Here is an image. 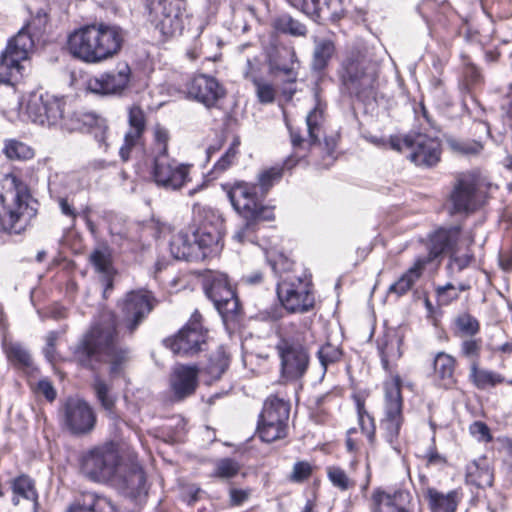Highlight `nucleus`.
<instances>
[{
    "mask_svg": "<svg viewBox=\"0 0 512 512\" xmlns=\"http://www.w3.org/2000/svg\"><path fill=\"white\" fill-rule=\"evenodd\" d=\"M467 480L481 488L491 486L493 483V473L490 469L488 460L480 458L474 460L467 465L466 468Z\"/></svg>",
    "mask_w": 512,
    "mask_h": 512,
    "instance_id": "nucleus-32",
    "label": "nucleus"
},
{
    "mask_svg": "<svg viewBox=\"0 0 512 512\" xmlns=\"http://www.w3.org/2000/svg\"><path fill=\"white\" fill-rule=\"evenodd\" d=\"M191 230L199 237L202 247L211 250L213 254L221 250L224 220L216 209L206 205L195 204L193 207V227Z\"/></svg>",
    "mask_w": 512,
    "mask_h": 512,
    "instance_id": "nucleus-10",
    "label": "nucleus"
},
{
    "mask_svg": "<svg viewBox=\"0 0 512 512\" xmlns=\"http://www.w3.org/2000/svg\"><path fill=\"white\" fill-rule=\"evenodd\" d=\"M470 434L480 442H489L492 439L489 427L481 421L473 422L469 427Z\"/></svg>",
    "mask_w": 512,
    "mask_h": 512,
    "instance_id": "nucleus-58",
    "label": "nucleus"
},
{
    "mask_svg": "<svg viewBox=\"0 0 512 512\" xmlns=\"http://www.w3.org/2000/svg\"><path fill=\"white\" fill-rule=\"evenodd\" d=\"M358 423L363 434L366 435L370 444L367 457L374 452L376 444V426L374 418L366 411L363 404L358 403Z\"/></svg>",
    "mask_w": 512,
    "mask_h": 512,
    "instance_id": "nucleus-41",
    "label": "nucleus"
},
{
    "mask_svg": "<svg viewBox=\"0 0 512 512\" xmlns=\"http://www.w3.org/2000/svg\"><path fill=\"white\" fill-rule=\"evenodd\" d=\"M6 156L10 159L25 160L33 157V150L26 144L18 141H9L4 148Z\"/></svg>",
    "mask_w": 512,
    "mask_h": 512,
    "instance_id": "nucleus-50",
    "label": "nucleus"
},
{
    "mask_svg": "<svg viewBox=\"0 0 512 512\" xmlns=\"http://www.w3.org/2000/svg\"><path fill=\"white\" fill-rule=\"evenodd\" d=\"M245 223L235 232L233 238L242 243L246 240H251L255 231V224L257 220L245 219Z\"/></svg>",
    "mask_w": 512,
    "mask_h": 512,
    "instance_id": "nucleus-59",
    "label": "nucleus"
},
{
    "mask_svg": "<svg viewBox=\"0 0 512 512\" xmlns=\"http://www.w3.org/2000/svg\"><path fill=\"white\" fill-rule=\"evenodd\" d=\"M344 90L361 101L373 98L376 91L375 66L360 51L349 52L339 71Z\"/></svg>",
    "mask_w": 512,
    "mask_h": 512,
    "instance_id": "nucleus-6",
    "label": "nucleus"
},
{
    "mask_svg": "<svg viewBox=\"0 0 512 512\" xmlns=\"http://www.w3.org/2000/svg\"><path fill=\"white\" fill-rule=\"evenodd\" d=\"M123 34L115 25H86L71 33L68 37V50L77 59L86 63H99L121 48Z\"/></svg>",
    "mask_w": 512,
    "mask_h": 512,
    "instance_id": "nucleus-4",
    "label": "nucleus"
},
{
    "mask_svg": "<svg viewBox=\"0 0 512 512\" xmlns=\"http://www.w3.org/2000/svg\"><path fill=\"white\" fill-rule=\"evenodd\" d=\"M19 106L28 119L42 126L57 125L64 114V102L48 93L33 92Z\"/></svg>",
    "mask_w": 512,
    "mask_h": 512,
    "instance_id": "nucleus-14",
    "label": "nucleus"
},
{
    "mask_svg": "<svg viewBox=\"0 0 512 512\" xmlns=\"http://www.w3.org/2000/svg\"><path fill=\"white\" fill-rule=\"evenodd\" d=\"M27 186L14 174L0 177V231L21 234L30 225L37 209L29 203Z\"/></svg>",
    "mask_w": 512,
    "mask_h": 512,
    "instance_id": "nucleus-5",
    "label": "nucleus"
},
{
    "mask_svg": "<svg viewBox=\"0 0 512 512\" xmlns=\"http://www.w3.org/2000/svg\"><path fill=\"white\" fill-rule=\"evenodd\" d=\"M469 289L468 285L460 283L458 286L448 283L436 289L437 299L440 305H448L459 297L461 291Z\"/></svg>",
    "mask_w": 512,
    "mask_h": 512,
    "instance_id": "nucleus-47",
    "label": "nucleus"
},
{
    "mask_svg": "<svg viewBox=\"0 0 512 512\" xmlns=\"http://www.w3.org/2000/svg\"><path fill=\"white\" fill-rule=\"evenodd\" d=\"M76 360L85 367L95 369V364L108 362L110 373H121L130 360V351L118 344L115 315L103 312L84 334L74 350Z\"/></svg>",
    "mask_w": 512,
    "mask_h": 512,
    "instance_id": "nucleus-1",
    "label": "nucleus"
},
{
    "mask_svg": "<svg viewBox=\"0 0 512 512\" xmlns=\"http://www.w3.org/2000/svg\"><path fill=\"white\" fill-rule=\"evenodd\" d=\"M454 333L459 337L473 336L479 331V322L468 313H462L454 319Z\"/></svg>",
    "mask_w": 512,
    "mask_h": 512,
    "instance_id": "nucleus-43",
    "label": "nucleus"
},
{
    "mask_svg": "<svg viewBox=\"0 0 512 512\" xmlns=\"http://www.w3.org/2000/svg\"><path fill=\"white\" fill-rule=\"evenodd\" d=\"M205 292L215 308L236 295L228 281L227 275L223 273H216L212 276L205 287Z\"/></svg>",
    "mask_w": 512,
    "mask_h": 512,
    "instance_id": "nucleus-30",
    "label": "nucleus"
},
{
    "mask_svg": "<svg viewBox=\"0 0 512 512\" xmlns=\"http://www.w3.org/2000/svg\"><path fill=\"white\" fill-rule=\"evenodd\" d=\"M253 83L256 87L257 97L261 103H271L274 101L275 89L271 84L256 78L253 79Z\"/></svg>",
    "mask_w": 512,
    "mask_h": 512,
    "instance_id": "nucleus-55",
    "label": "nucleus"
},
{
    "mask_svg": "<svg viewBox=\"0 0 512 512\" xmlns=\"http://www.w3.org/2000/svg\"><path fill=\"white\" fill-rule=\"evenodd\" d=\"M239 470L240 465L237 461L230 458H224L216 463L214 474L220 478H232L238 474Z\"/></svg>",
    "mask_w": 512,
    "mask_h": 512,
    "instance_id": "nucleus-54",
    "label": "nucleus"
},
{
    "mask_svg": "<svg viewBox=\"0 0 512 512\" xmlns=\"http://www.w3.org/2000/svg\"><path fill=\"white\" fill-rule=\"evenodd\" d=\"M91 263L98 272L108 274L111 268L109 255L104 250H95L90 256Z\"/></svg>",
    "mask_w": 512,
    "mask_h": 512,
    "instance_id": "nucleus-56",
    "label": "nucleus"
},
{
    "mask_svg": "<svg viewBox=\"0 0 512 512\" xmlns=\"http://www.w3.org/2000/svg\"><path fill=\"white\" fill-rule=\"evenodd\" d=\"M476 185L473 175L463 174L458 177L450 196L454 212H471L477 208L479 201Z\"/></svg>",
    "mask_w": 512,
    "mask_h": 512,
    "instance_id": "nucleus-22",
    "label": "nucleus"
},
{
    "mask_svg": "<svg viewBox=\"0 0 512 512\" xmlns=\"http://www.w3.org/2000/svg\"><path fill=\"white\" fill-rule=\"evenodd\" d=\"M33 47L34 40L28 25L9 40L6 49L0 55V83L13 85L22 78V62L28 59Z\"/></svg>",
    "mask_w": 512,
    "mask_h": 512,
    "instance_id": "nucleus-7",
    "label": "nucleus"
},
{
    "mask_svg": "<svg viewBox=\"0 0 512 512\" xmlns=\"http://www.w3.org/2000/svg\"><path fill=\"white\" fill-rule=\"evenodd\" d=\"M90 509V506L87 504V493H84L69 505L66 512H91Z\"/></svg>",
    "mask_w": 512,
    "mask_h": 512,
    "instance_id": "nucleus-64",
    "label": "nucleus"
},
{
    "mask_svg": "<svg viewBox=\"0 0 512 512\" xmlns=\"http://www.w3.org/2000/svg\"><path fill=\"white\" fill-rule=\"evenodd\" d=\"M152 13L156 28L165 36L180 34L186 15L185 0H159Z\"/></svg>",
    "mask_w": 512,
    "mask_h": 512,
    "instance_id": "nucleus-17",
    "label": "nucleus"
},
{
    "mask_svg": "<svg viewBox=\"0 0 512 512\" xmlns=\"http://www.w3.org/2000/svg\"><path fill=\"white\" fill-rule=\"evenodd\" d=\"M80 472L87 479L97 483L122 482L131 492L139 493L146 482L143 469L132 463L129 473H123L119 445L106 442L98 445L80 458Z\"/></svg>",
    "mask_w": 512,
    "mask_h": 512,
    "instance_id": "nucleus-3",
    "label": "nucleus"
},
{
    "mask_svg": "<svg viewBox=\"0 0 512 512\" xmlns=\"http://www.w3.org/2000/svg\"><path fill=\"white\" fill-rule=\"evenodd\" d=\"M152 309L153 298L150 292L131 291L122 303L123 323L130 332H133Z\"/></svg>",
    "mask_w": 512,
    "mask_h": 512,
    "instance_id": "nucleus-19",
    "label": "nucleus"
},
{
    "mask_svg": "<svg viewBox=\"0 0 512 512\" xmlns=\"http://www.w3.org/2000/svg\"><path fill=\"white\" fill-rule=\"evenodd\" d=\"M94 390L102 407L111 414L113 412L115 399L110 394L109 386L103 380L96 377L94 380Z\"/></svg>",
    "mask_w": 512,
    "mask_h": 512,
    "instance_id": "nucleus-49",
    "label": "nucleus"
},
{
    "mask_svg": "<svg viewBox=\"0 0 512 512\" xmlns=\"http://www.w3.org/2000/svg\"><path fill=\"white\" fill-rule=\"evenodd\" d=\"M460 236V228L452 227L450 229H439L430 238L429 242V255L426 264L445 251L455 252V246Z\"/></svg>",
    "mask_w": 512,
    "mask_h": 512,
    "instance_id": "nucleus-29",
    "label": "nucleus"
},
{
    "mask_svg": "<svg viewBox=\"0 0 512 512\" xmlns=\"http://www.w3.org/2000/svg\"><path fill=\"white\" fill-rule=\"evenodd\" d=\"M455 359L451 355L439 352L434 359V372L441 386L451 388L455 382Z\"/></svg>",
    "mask_w": 512,
    "mask_h": 512,
    "instance_id": "nucleus-33",
    "label": "nucleus"
},
{
    "mask_svg": "<svg viewBox=\"0 0 512 512\" xmlns=\"http://www.w3.org/2000/svg\"><path fill=\"white\" fill-rule=\"evenodd\" d=\"M12 491L14 493V497L12 499L14 505L19 504V497L31 501H35L37 499L34 482L26 475H21L13 480Z\"/></svg>",
    "mask_w": 512,
    "mask_h": 512,
    "instance_id": "nucleus-40",
    "label": "nucleus"
},
{
    "mask_svg": "<svg viewBox=\"0 0 512 512\" xmlns=\"http://www.w3.org/2000/svg\"><path fill=\"white\" fill-rule=\"evenodd\" d=\"M312 473V466L306 461L296 462L289 479L293 482H303L308 479Z\"/></svg>",
    "mask_w": 512,
    "mask_h": 512,
    "instance_id": "nucleus-57",
    "label": "nucleus"
},
{
    "mask_svg": "<svg viewBox=\"0 0 512 512\" xmlns=\"http://www.w3.org/2000/svg\"><path fill=\"white\" fill-rule=\"evenodd\" d=\"M83 122L88 125L99 143H105L107 123L106 120L92 113L85 114Z\"/></svg>",
    "mask_w": 512,
    "mask_h": 512,
    "instance_id": "nucleus-48",
    "label": "nucleus"
},
{
    "mask_svg": "<svg viewBox=\"0 0 512 512\" xmlns=\"http://www.w3.org/2000/svg\"><path fill=\"white\" fill-rule=\"evenodd\" d=\"M272 27L279 33L289 34L294 37L305 36L306 26L300 21L292 18L289 14H281L272 20Z\"/></svg>",
    "mask_w": 512,
    "mask_h": 512,
    "instance_id": "nucleus-38",
    "label": "nucleus"
},
{
    "mask_svg": "<svg viewBox=\"0 0 512 512\" xmlns=\"http://www.w3.org/2000/svg\"><path fill=\"white\" fill-rule=\"evenodd\" d=\"M87 504L91 512H116V507L109 498L95 493H87Z\"/></svg>",
    "mask_w": 512,
    "mask_h": 512,
    "instance_id": "nucleus-52",
    "label": "nucleus"
},
{
    "mask_svg": "<svg viewBox=\"0 0 512 512\" xmlns=\"http://www.w3.org/2000/svg\"><path fill=\"white\" fill-rule=\"evenodd\" d=\"M199 369L195 365H176L170 376V385L174 395L183 399L192 395L198 386Z\"/></svg>",
    "mask_w": 512,
    "mask_h": 512,
    "instance_id": "nucleus-24",
    "label": "nucleus"
},
{
    "mask_svg": "<svg viewBox=\"0 0 512 512\" xmlns=\"http://www.w3.org/2000/svg\"><path fill=\"white\" fill-rule=\"evenodd\" d=\"M229 365V357L222 346L210 356L209 362L204 371L209 376V381L218 380L226 371Z\"/></svg>",
    "mask_w": 512,
    "mask_h": 512,
    "instance_id": "nucleus-39",
    "label": "nucleus"
},
{
    "mask_svg": "<svg viewBox=\"0 0 512 512\" xmlns=\"http://www.w3.org/2000/svg\"><path fill=\"white\" fill-rule=\"evenodd\" d=\"M216 309L219 312V314L221 315V317L225 323L234 321L240 313L239 299L235 295L234 297L227 300L223 304H220V306L217 307Z\"/></svg>",
    "mask_w": 512,
    "mask_h": 512,
    "instance_id": "nucleus-53",
    "label": "nucleus"
},
{
    "mask_svg": "<svg viewBox=\"0 0 512 512\" xmlns=\"http://www.w3.org/2000/svg\"><path fill=\"white\" fill-rule=\"evenodd\" d=\"M376 504L375 512H408L411 494L405 490L393 493L377 491L373 495Z\"/></svg>",
    "mask_w": 512,
    "mask_h": 512,
    "instance_id": "nucleus-28",
    "label": "nucleus"
},
{
    "mask_svg": "<svg viewBox=\"0 0 512 512\" xmlns=\"http://www.w3.org/2000/svg\"><path fill=\"white\" fill-rule=\"evenodd\" d=\"M457 250L455 249V252H452V256H451V260H450V267L451 269H456L458 271H461L462 269L466 268L471 259H472V256L471 255H468V254H465L463 256H456Z\"/></svg>",
    "mask_w": 512,
    "mask_h": 512,
    "instance_id": "nucleus-63",
    "label": "nucleus"
},
{
    "mask_svg": "<svg viewBox=\"0 0 512 512\" xmlns=\"http://www.w3.org/2000/svg\"><path fill=\"white\" fill-rule=\"evenodd\" d=\"M290 406L284 400L271 396L264 403L258 422V434L265 442H273L287 435Z\"/></svg>",
    "mask_w": 512,
    "mask_h": 512,
    "instance_id": "nucleus-13",
    "label": "nucleus"
},
{
    "mask_svg": "<svg viewBox=\"0 0 512 512\" xmlns=\"http://www.w3.org/2000/svg\"><path fill=\"white\" fill-rule=\"evenodd\" d=\"M264 197L257 185L246 182H237L228 191L232 206L245 219H273L272 209L262 205Z\"/></svg>",
    "mask_w": 512,
    "mask_h": 512,
    "instance_id": "nucleus-11",
    "label": "nucleus"
},
{
    "mask_svg": "<svg viewBox=\"0 0 512 512\" xmlns=\"http://www.w3.org/2000/svg\"><path fill=\"white\" fill-rule=\"evenodd\" d=\"M283 174V168L271 167L261 172L258 176V189L261 191L262 196H265L269 189L278 182Z\"/></svg>",
    "mask_w": 512,
    "mask_h": 512,
    "instance_id": "nucleus-45",
    "label": "nucleus"
},
{
    "mask_svg": "<svg viewBox=\"0 0 512 512\" xmlns=\"http://www.w3.org/2000/svg\"><path fill=\"white\" fill-rule=\"evenodd\" d=\"M128 121L130 129L125 134L124 144L119 150L120 157L123 161H127L129 159L132 147L135 146L145 130V115L143 110L138 106L131 107L129 110Z\"/></svg>",
    "mask_w": 512,
    "mask_h": 512,
    "instance_id": "nucleus-27",
    "label": "nucleus"
},
{
    "mask_svg": "<svg viewBox=\"0 0 512 512\" xmlns=\"http://www.w3.org/2000/svg\"><path fill=\"white\" fill-rule=\"evenodd\" d=\"M377 343L382 367L389 374L383 382V418L380 421V427L386 441L393 449L397 450L396 443L404 423V417L402 413V380L398 374L394 373L393 367L402 356V340L397 333L387 332L378 339Z\"/></svg>",
    "mask_w": 512,
    "mask_h": 512,
    "instance_id": "nucleus-2",
    "label": "nucleus"
},
{
    "mask_svg": "<svg viewBox=\"0 0 512 512\" xmlns=\"http://www.w3.org/2000/svg\"><path fill=\"white\" fill-rule=\"evenodd\" d=\"M171 255L177 260L199 261L213 255V252L200 245L199 237L191 230L180 231L170 241Z\"/></svg>",
    "mask_w": 512,
    "mask_h": 512,
    "instance_id": "nucleus-20",
    "label": "nucleus"
},
{
    "mask_svg": "<svg viewBox=\"0 0 512 512\" xmlns=\"http://www.w3.org/2000/svg\"><path fill=\"white\" fill-rule=\"evenodd\" d=\"M65 419L69 429L75 434L91 431L96 421L92 408L79 398H69L66 401Z\"/></svg>",
    "mask_w": 512,
    "mask_h": 512,
    "instance_id": "nucleus-21",
    "label": "nucleus"
},
{
    "mask_svg": "<svg viewBox=\"0 0 512 512\" xmlns=\"http://www.w3.org/2000/svg\"><path fill=\"white\" fill-rule=\"evenodd\" d=\"M341 356L342 352L339 347L331 343H326L318 351V358L324 370H326L330 364L339 361Z\"/></svg>",
    "mask_w": 512,
    "mask_h": 512,
    "instance_id": "nucleus-51",
    "label": "nucleus"
},
{
    "mask_svg": "<svg viewBox=\"0 0 512 512\" xmlns=\"http://www.w3.org/2000/svg\"><path fill=\"white\" fill-rule=\"evenodd\" d=\"M130 76V67L127 64H120L116 69L89 79L88 89L102 95H119L128 87Z\"/></svg>",
    "mask_w": 512,
    "mask_h": 512,
    "instance_id": "nucleus-18",
    "label": "nucleus"
},
{
    "mask_svg": "<svg viewBox=\"0 0 512 512\" xmlns=\"http://www.w3.org/2000/svg\"><path fill=\"white\" fill-rule=\"evenodd\" d=\"M58 206L61 211V213L69 218L71 224H74L76 221V218L78 216V212L74 208L73 204L69 202V200L65 197H60L58 199Z\"/></svg>",
    "mask_w": 512,
    "mask_h": 512,
    "instance_id": "nucleus-61",
    "label": "nucleus"
},
{
    "mask_svg": "<svg viewBox=\"0 0 512 512\" xmlns=\"http://www.w3.org/2000/svg\"><path fill=\"white\" fill-rule=\"evenodd\" d=\"M169 139V132L165 127L161 126L160 124H156L153 127V144L151 148V155L153 160L155 159V157L169 156Z\"/></svg>",
    "mask_w": 512,
    "mask_h": 512,
    "instance_id": "nucleus-42",
    "label": "nucleus"
},
{
    "mask_svg": "<svg viewBox=\"0 0 512 512\" xmlns=\"http://www.w3.org/2000/svg\"><path fill=\"white\" fill-rule=\"evenodd\" d=\"M389 143L396 151H408L407 157L418 166H433L440 159V143L435 136L411 133L405 136H393Z\"/></svg>",
    "mask_w": 512,
    "mask_h": 512,
    "instance_id": "nucleus-9",
    "label": "nucleus"
},
{
    "mask_svg": "<svg viewBox=\"0 0 512 512\" xmlns=\"http://www.w3.org/2000/svg\"><path fill=\"white\" fill-rule=\"evenodd\" d=\"M461 352L465 357L471 359V362L473 360L477 361L480 353V343L473 339L465 340L461 345Z\"/></svg>",
    "mask_w": 512,
    "mask_h": 512,
    "instance_id": "nucleus-60",
    "label": "nucleus"
},
{
    "mask_svg": "<svg viewBox=\"0 0 512 512\" xmlns=\"http://www.w3.org/2000/svg\"><path fill=\"white\" fill-rule=\"evenodd\" d=\"M36 390L38 393L44 395L45 398L50 402L56 398V391L53 385L46 379L40 380L37 383Z\"/></svg>",
    "mask_w": 512,
    "mask_h": 512,
    "instance_id": "nucleus-62",
    "label": "nucleus"
},
{
    "mask_svg": "<svg viewBox=\"0 0 512 512\" xmlns=\"http://www.w3.org/2000/svg\"><path fill=\"white\" fill-rule=\"evenodd\" d=\"M344 12V0H307L305 14L316 22L336 21Z\"/></svg>",
    "mask_w": 512,
    "mask_h": 512,
    "instance_id": "nucleus-26",
    "label": "nucleus"
},
{
    "mask_svg": "<svg viewBox=\"0 0 512 512\" xmlns=\"http://www.w3.org/2000/svg\"><path fill=\"white\" fill-rule=\"evenodd\" d=\"M2 348L9 362L17 367H28L31 365L29 351L19 342L13 341L9 336L2 339Z\"/></svg>",
    "mask_w": 512,
    "mask_h": 512,
    "instance_id": "nucleus-35",
    "label": "nucleus"
},
{
    "mask_svg": "<svg viewBox=\"0 0 512 512\" xmlns=\"http://www.w3.org/2000/svg\"><path fill=\"white\" fill-rule=\"evenodd\" d=\"M314 44L312 69L322 71L334 55L335 46L333 41L327 38H315Z\"/></svg>",
    "mask_w": 512,
    "mask_h": 512,
    "instance_id": "nucleus-36",
    "label": "nucleus"
},
{
    "mask_svg": "<svg viewBox=\"0 0 512 512\" xmlns=\"http://www.w3.org/2000/svg\"><path fill=\"white\" fill-rule=\"evenodd\" d=\"M201 315L194 312L188 323L172 338L164 340V344L174 354L194 355L206 345V331L201 323Z\"/></svg>",
    "mask_w": 512,
    "mask_h": 512,
    "instance_id": "nucleus-16",
    "label": "nucleus"
},
{
    "mask_svg": "<svg viewBox=\"0 0 512 512\" xmlns=\"http://www.w3.org/2000/svg\"><path fill=\"white\" fill-rule=\"evenodd\" d=\"M426 265V260L418 258L414 266L411 267L398 281L392 284L389 291L401 296L405 294L422 274Z\"/></svg>",
    "mask_w": 512,
    "mask_h": 512,
    "instance_id": "nucleus-37",
    "label": "nucleus"
},
{
    "mask_svg": "<svg viewBox=\"0 0 512 512\" xmlns=\"http://www.w3.org/2000/svg\"><path fill=\"white\" fill-rule=\"evenodd\" d=\"M277 295L281 305L290 313H305L315 303L312 283L309 277H291L277 285Z\"/></svg>",
    "mask_w": 512,
    "mask_h": 512,
    "instance_id": "nucleus-12",
    "label": "nucleus"
},
{
    "mask_svg": "<svg viewBox=\"0 0 512 512\" xmlns=\"http://www.w3.org/2000/svg\"><path fill=\"white\" fill-rule=\"evenodd\" d=\"M426 497L429 501V506L432 512L456 511L458 499L455 491L443 494L434 488H428L426 491Z\"/></svg>",
    "mask_w": 512,
    "mask_h": 512,
    "instance_id": "nucleus-34",
    "label": "nucleus"
},
{
    "mask_svg": "<svg viewBox=\"0 0 512 512\" xmlns=\"http://www.w3.org/2000/svg\"><path fill=\"white\" fill-rule=\"evenodd\" d=\"M468 377L470 382L480 390L490 389L505 381L500 373L480 367L476 360L470 363Z\"/></svg>",
    "mask_w": 512,
    "mask_h": 512,
    "instance_id": "nucleus-31",
    "label": "nucleus"
},
{
    "mask_svg": "<svg viewBox=\"0 0 512 512\" xmlns=\"http://www.w3.org/2000/svg\"><path fill=\"white\" fill-rule=\"evenodd\" d=\"M188 94L206 107H211L224 96V90L215 78L198 75L190 82Z\"/></svg>",
    "mask_w": 512,
    "mask_h": 512,
    "instance_id": "nucleus-23",
    "label": "nucleus"
},
{
    "mask_svg": "<svg viewBox=\"0 0 512 512\" xmlns=\"http://www.w3.org/2000/svg\"><path fill=\"white\" fill-rule=\"evenodd\" d=\"M322 122L323 110L317 106L306 117L307 132L309 135L308 140L304 139L299 132L288 126L293 148L305 149L307 146L317 144L322 134Z\"/></svg>",
    "mask_w": 512,
    "mask_h": 512,
    "instance_id": "nucleus-25",
    "label": "nucleus"
},
{
    "mask_svg": "<svg viewBox=\"0 0 512 512\" xmlns=\"http://www.w3.org/2000/svg\"><path fill=\"white\" fill-rule=\"evenodd\" d=\"M327 476L332 485L341 491H347L356 486V481L338 466H329Z\"/></svg>",
    "mask_w": 512,
    "mask_h": 512,
    "instance_id": "nucleus-44",
    "label": "nucleus"
},
{
    "mask_svg": "<svg viewBox=\"0 0 512 512\" xmlns=\"http://www.w3.org/2000/svg\"><path fill=\"white\" fill-rule=\"evenodd\" d=\"M191 165L181 163L170 156L155 157L152 166L154 182L167 190H179L191 181Z\"/></svg>",
    "mask_w": 512,
    "mask_h": 512,
    "instance_id": "nucleus-15",
    "label": "nucleus"
},
{
    "mask_svg": "<svg viewBox=\"0 0 512 512\" xmlns=\"http://www.w3.org/2000/svg\"><path fill=\"white\" fill-rule=\"evenodd\" d=\"M307 331L283 336L276 349L281 360V372L287 380H297L307 371L309 354L306 343Z\"/></svg>",
    "mask_w": 512,
    "mask_h": 512,
    "instance_id": "nucleus-8",
    "label": "nucleus"
},
{
    "mask_svg": "<svg viewBox=\"0 0 512 512\" xmlns=\"http://www.w3.org/2000/svg\"><path fill=\"white\" fill-rule=\"evenodd\" d=\"M240 139L235 137L224 155L215 163V172H224L231 167L239 155Z\"/></svg>",
    "mask_w": 512,
    "mask_h": 512,
    "instance_id": "nucleus-46",
    "label": "nucleus"
}]
</instances>
